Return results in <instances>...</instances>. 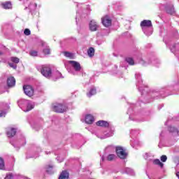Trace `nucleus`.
Listing matches in <instances>:
<instances>
[{
    "label": "nucleus",
    "instance_id": "nucleus-1",
    "mask_svg": "<svg viewBox=\"0 0 179 179\" xmlns=\"http://www.w3.org/2000/svg\"><path fill=\"white\" fill-rule=\"evenodd\" d=\"M52 110L55 113H62L67 111L68 106L64 103H53L52 105Z\"/></svg>",
    "mask_w": 179,
    "mask_h": 179
},
{
    "label": "nucleus",
    "instance_id": "nucleus-2",
    "mask_svg": "<svg viewBox=\"0 0 179 179\" xmlns=\"http://www.w3.org/2000/svg\"><path fill=\"white\" fill-rule=\"evenodd\" d=\"M115 150L117 156L119 157L120 159L124 160V159H127L128 157V152H127V150L124 149V148L121 146L116 147Z\"/></svg>",
    "mask_w": 179,
    "mask_h": 179
},
{
    "label": "nucleus",
    "instance_id": "nucleus-3",
    "mask_svg": "<svg viewBox=\"0 0 179 179\" xmlns=\"http://www.w3.org/2000/svg\"><path fill=\"white\" fill-rule=\"evenodd\" d=\"M41 72L45 78H47L48 79H50L52 75V71L51 70V68L48 66H43Z\"/></svg>",
    "mask_w": 179,
    "mask_h": 179
},
{
    "label": "nucleus",
    "instance_id": "nucleus-4",
    "mask_svg": "<svg viewBox=\"0 0 179 179\" xmlns=\"http://www.w3.org/2000/svg\"><path fill=\"white\" fill-rule=\"evenodd\" d=\"M24 93L28 97H33L34 96V89L31 85H24L23 86Z\"/></svg>",
    "mask_w": 179,
    "mask_h": 179
},
{
    "label": "nucleus",
    "instance_id": "nucleus-5",
    "mask_svg": "<svg viewBox=\"0 0 179 179\" xmlns=\"http://www.w3.org/2000/svg\"><path fill=\"white\" fill-rule=\"evenodd\" d=\"M112 22L113 21H112L111 18H110V17H108V15H105L104 17H103L101 18L102 24L105 27H110V26H111Z\"/></svg>",
    "mask_w": 179,
    "mask_h": 179
},
{
    "label": "nucleus",
    "instance_id": "nucleus-6",
    "mask_svg": "<svg viewBox=\"0 0 179 179\" xmlns=\"http://www.w3.org/2000/svg\"><path fill=\"white\" fill-rule=\"evenodd\" d=\"M89 27L90 31H97L100 26L99 25V24H97L96 21H94V20H92L90 22Z\"/></svg>",
    "mask_w": 179,
    "mask_h": 179
},
{
    "label": "nucleus",
    "instance_id": "nucleus-7",
    "mask_svg": "<svg viewBox=\"0 0 179 179\" xmlns=\"http://www.w3.org/2000/svg\"><path fill=\"white\" fill-rule=\"evenodd\" d=\"M69 64H70L77 72H79V71L82 69V67H80V64L78 62L70 60L69 61Z\"/></svg>",
    "mask_w": 179,
    "mask_h": 179
},
{
    "label": "nucleus",
    "instance_id": "nucleus-8",
    "mask_svg": "<svg viewBox=\"0 0 179 179\" xmlns=\"http://www.w3.org/2000/svg\"><path fill=\"white\" fill-rule=\"evenodd\" d=\"M140 26L141 29H145V27H152V21L149 20H144L141 22Z\"/></svg>",
    "mask_w": 179,
    "mask_h": 179
},
{
    "label": "nucleus",
    "instance_id": "nucleus-9",
    "mask_svg": "<svg viewBox=\"0 0 179 179\" xmlns=\"http://www.w3.org/2000/svg\"><path fill=\"white\" fill-rule=\"evenodd\" d=\"M97 127H102L103 128H108L110 127V123L106 120H99L96 122Z\"/></svg>",
    "mask_w": 179,
    "mask_h": 179
},
{
    "label": "nucleus",
    "instance_id": "nucleus-10",
    "mask_svg": "<svg viewBox=\"0 0 179 179\" xmlns=\"http://www.w3.org/2000/svg\"><path fill=\"white\" fill-rule=\"evenodd\" d=\"M16 85V79H15V77H9L7 79V85L8 87H13Z\"/></svg>",
    "mask_w": 179,
    "mask_h": 179
},
{
    "label": "nucleus",
    "instance_id": "nucleus-11",
    "mask_svg": "<svg viewBox=\"0 0 179 179\" xmlns=\"http://www.w3.org/2000/svg\"><path fill=\"white\" fill-rule=\"evenodd\" d=\"M7 136L8 138H13L15 135H16V129L15 128H10L7 130Z\"/></svg>",
    "mask_w": 179,
    "mask_h": 179
},
{
    "label": "nucleus",
    "instance_id": "nucleus-12",
    "mask_svg": "<svg viewBox=\"0 0 179 179\" xmlns=\"http://www.w3.org/2000/svg\"><path fill=\"white\" fill-rule=\"evenodd\" d=\"M69 172L67 171H62L59 176V179H69Z\"/></svg>",
    "mask_w": 179,
    "mask_h": 179
},
{
    "label": "nucleus",
    "instance_id": "nucleus-13",
    "mask_svg": "<svg viewBox=\"0 0 179 179\" xmlns=\"http://www.w3.org/2000/svg\"><path fill=\"white\" fill-rule=\"evenodd\" d=\"M1 6L3 8V9L8 10V9H12V2L10 1H6L1 3Z\"/></svg>",
    "mask_w": 179,
    "mask_h": 179
},
{
    "label": "nucleus",
    "instance_id": "nucleus-14",
    "mask_svg": "<svg viewBox=\"0 0 179 179\" xmlns=\"http://www.w3.org/2000/svg\"><path fill=\"white\" fill-rule=\"evenodd\" d=\"M85 122L86 124H93L94 122V117L92 115H87L85 117Z\"/></svg>",
    "mask_w": 179,
    "mask_h": 179
},
{
    "label": "nucleus",
    "instance_id": "nucleus-15",
    "mask_svg": "<svg viewBox=\"0 0 179 179\" xmlns=\"http://www.w3.org/2000/svg\"><path fill=\"white\" fill-rule=\"evenodd\" d=\"M166 13H168L169 15H173L174 13H176V10H174V6L167 7Z\"/></svg>",
    "mask_w": 179,
    "mask_h": 179
},
{
    "label": "nucleus",
    "instance_id": "nucleus-16",
    "mask_svg": "<svg viewBox=\"0 0 179 179\" xmlns=\"http://www.w3.org/2000/svg\"><path fill=\"white\" fill-rule=\"evenodd\" d=\"M87 54L90 58L94 57V48H90L87 50Z\"/></svg>",
    "mask_w": 179,
    "mask_h": 179
},
{
    "label": "nucleus",
    "instance_id": "nucleus-17",
    "mask_svg": "<svg viewBox=\"0 0 179 179\" xmlns=\"http://www.w3.org/2000/svg\"><path fill=\"white\" fill-rule=\"evenodd\" d=\"M125 61L129 64V65H135V61L132 57H127Z\"/></svg>",
    "mask_w": 179,
    "mask_h": 179
},
{
    "label": "nucleus",
    "instance_id": "nucleus-18",
    "mask_svg": "<svg viewBox=\"0 0 179 179\" xmlns=\"http://www.w3.org/2000/svg\"><path fill=\"white\" fill-rule=\"evenodd\" d=\"M0 170H5V161L2 157H0Z\"/></svg>",
    "mask_w": 179,
    "mask_h": 179
},
{
    "label": "nucleus",
    "instance_id": "nucleus-19",
    "mask_svg": "<svg viewBox=\"0 0 179 179\" xmlns=\"http://www.w3.org/2000/svg\"><path fill=\"white\" fill-rule=\"evenodd\" d=\"M153 163H154V164H156V165H157V166H160L162 168H163V166H164V164L163 163H162V162H160V159H155V160L153 161Z\"/></svg>",
    "mask_w": 179,
    "mask_h": 179
},
{
    "label": "nucleus",
    "instance_id": "nucleus-20",
    "mask_svg": "<svg viewBox=\"0 0 179 179\" xmlns=\"http://www.w3.org/2000/svg\"><path fill=\"white\" fill-rule=\"evenodd\" d=\"M43 52L45 55H50V54H51V49L48 47L43 50Z\"/></svg>",
    "mask_w": 179,
    "mask_h": 179
},
{
    "label": "nucleus",
    "instance_id": "nucleus-21",
    "mask_svg": "<svg viewBox=\"0 0 179 179\" xmlns=\"http://www.w3.org/2000/svg\"><path fill=\"white\" fill-rule=\"evenodd\" d=\"M33 108H34V106L31 103H28L27 106V109L25 111V113H27L29 111H31V110H33Z\"/></svg>",
    "mask_w": 179,
    "mask_h": 179
},
{
    "label": "nucleus",
    "instance_id": "nucleus-22",
    "mask_svg": "<svg viewBox=\"0 0 179 179\" xmlns=\"http://www.w3.org/2000/svg\"><path fill=\"white\" fill-rule=\"evenodd\" d=\"M115 159V155L114 154H110L107 157L108 162H113V160Z\"/></svg>",
    "mask_w": 179,
    "mask_h": 179
},
{
    "label": "nucleus",
    "instance_id": "nucleus-23",
    "mask_svg": "<svg viewBox=\"0 0 179 179\" xmlns=\"http://www.w3.org/2000/svg\"><path fill=\"white\" fill-rule=\"evenodd\" d=\"M63 54L67 58H71V59L73 58V54H72L69 52H64Z\"/></svg>",
    "mask_w": 179,
    "mask_h": 179
},
{
    "label": "nucleus",
    "instance_id": "nucleus-24",
    "mask_svg": "<svg viewBox=\"0 0 179 179\" xmlns=\"http://www.w3.org/2000/svg\"><path fill=\"white\" fill-rule=\"evenodd\" d=\"M96 89H92L90 90V92L88 94H87L88 97H90L91 96H94V94H96Z\"/></svg>",
    "mask_w": 179,
    "mask_h": 179
},
{
    "label": "nucleus",
    "instance_id": "nucleus-25",
    "mask_svg": "<svg viewBox=\"0 0 179 179\" xmlns=\"http://www.w3.org/2000/svg\"><path fill=\"white\" fill-rule=\"evenodd\" d=\"M169 131L171 133L177 132V128L173 126L169 127Z\"/></svg>",
    "mask_w": 179,
    "mask_h": 179
},
{
    "label": "nucleus",
    "instance_id": "nucleus-26",
    "mask_svg": "<svg viewBox=\"0 0 179 179\" xmlns=\"http://www.w3.org/2000/svg\"><path fill=\"white\" fill-rule=\"evenodd\" d=\"M10 59H11L12 62H14L15 64H19V61H20V60L19 59V58L15 57H12L10 58Z\"/></svg>",
    "mask_w": 179,
    "mask_h": 179
},
{
    "label": "nucleus",
    "instance_id": "nucleus-27",
    "mask_svg": "<svg viewBox=\"0 0 179 179\" xmlns=\"http://www.w3.org/2000/svg\"><path fill=\"white\" fill-rule=\"evenodd\" d=\"M24 34H25V36H30V34H31V31H30V29H25L24 31Z\"/></svg>",
    "mask_w": 179,
    "mask_h": 179
},
{
    "label": "nucleus",
    "instance_id": "nucleus-28",
    "mask_svg": "<svg viewBox=\"0 0 179 179\" xmlns=\"http://www.w3.org/2000/svg\"><path fill=\"white\" fill-rule=\"evenodd\" d=\"M161 161H162L163 163H166V162H167V156L166 155L161 156Z\"/></svg>",
    "mask_w": 179,
    "mask_h": 179
},
{
    "label": "nucleus",
    "instance_id": "nucleus-29",
    "mask_svg": "<svg viewBox=\"0 0 179 179\" xmlns=\"http://www.w3.org/2000/svg\"><path fill=\"white\" fill-rule=\"evenodd\" d=\"M47 173L51 174L52 173V166H49L48 168L46 169Z\"/></svg>",
    "mask_w": 179,
    "mask_h": 179
},
{
    "label": "nucleus",
    "instance_id": "nucleus-30",
    "mask_svg": "<svg viewBox=\"0 0 179 179\" xmlns=\"http://www.w3.org/2000/svg\"><path fill=\"white\" fill-rule=\"evenodd\" d=\"M29 54L31 55V57H37L38 55L37 51H31Z\"/></svg>",
    "mask_w": 179,
    "mask_h": 179
},
{
    "label": "nucleus",
    "instance_id": "nucleus-31",
    "mask_svg": "<svg viewBox=\"0 0 179 179\" xmlns=\"http://www.w3.org/2000/svg\"><path fill=\"white\" fill-rule=\"evenodd\" d=\"M13 174L9 173L5 177V179H13Z\"/></svg>",
    "mask_w": 179,
    "mask_h": 179
},
{
    "label": "nucleus",
    "instance_id": "nucleus-32",
    "mask_svg": "<svg viewBox=\"0 0 179 179\" xmlns=\"http://www.w3.org/2000/svg\"><path fill=\"white\" fill-rule=\"evenodd\" d=\"M6 115V112L3 110H0V117H5Z\"/></svg>",
    "mask_w": 179,
    "mask_h": 179
},
{
    "label": "nucleus",
    "instance_id": "nucleus-33",
    "mask_svg": "<svg viewBox=\"0 0 179 179\" xmlns=\"http://www.w3.org/2000/svg\"><path fill=\"white\" fill-rule=\"evenodd\" d=\"M9 66H10V68H15V65L13 64V63H8Z\"/></svg>",
    "mask_w": 179,
    "mask_h": 179
},
{
    "label": "nucleus",
    "instance_id": "nucleus-34",
    "mask_svg": "<svg viewBox=\"0 0 179 179\" xmlns=\"http://www.w3.org/2000/svg\"><path fill=\"white\" fill-rule=\"evenodd\" d=\"M41 43L42 47H44V45H45V42L41 41Z\"/></svg>",
    "mask_w": 179,
    "mask_h": 179
},
{
    "label": "nucleus",
    "instance_id": "nucleus-35",
    "mask_svg": "<svg viewBox=\"0 0 179 179\" xmlns=\"http://www.w3.org/2000/svg\"><path fill=\"white\" fill-rule=\"evenodd\" d=\"M2 54H3L2 52L0 51V55H2Z\"/></svg>",
    "mask_w": 179,
    "mask_h": 179
}]
</instances>
